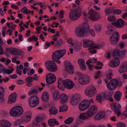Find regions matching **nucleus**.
Wrapping results in <instances>:
<instances>
[{"label": "nucleus", "instance_id": "obj_25", "mask_svg": "<svg viewBox=\"0 0 127 127\" xmlns=\"http://www.w3.org/2000/svg\"><path fill=\"white\" fill-rule=\"evenodd\" d=\"M4 89L1 87H0V103H2L4 101L3 99Z\"/></svg>", "mask_w": 127, "mask_h": 127}, {"label": "nucleus", "instance_id": "obj_34", "mask_svg": "<svg viewBox=\"0 0 127 127\" xmlns=\"http://www.w3.org/2000/svg\"><path fill=\"white\" fill-rule=\"evenodd\" d=\"M60 97V95L58 92L57 91H55L53 95V99L55 100H58L59 99Z\"/></svg>", "mask_w": 127, "mask_h": 127}, {"label": "nucleus", "instance_id": "obj_60", "mask_svg": "<svg viewBox=\"0 0 127 127\" xmlns=\"http://www.w3.org/2000/svg\"><path fill=\"white\" fill-rule=\"evenodd\" d=\"M28 9L26 7H24L21 10V11L23 13H24L26 14H27Z\"/></svg>", "mask_w": 127, "mask_h": 127}, {"label": "nucleus", "instance_id": "obj_16", "mask_svg": "<svg viewBox=\"0 0 127 127\" xmlns=\"http://www.w3.org/2000/svg\"><path fill=\"white\" fill-rule=\"evenodd\" d=\"M84 48L91 47L93 46L94 43L93 41L88 39L82 40Z\"/></svg>", "mask_w": 127, "mask_h": 127}, {"label": "nucleus", "instance_id": "obj_22", "mask_svg": "<svg viewBox=\"0 0 127 127\" xmlns=\"http://www.w3.org/2000/svg\"><path fill=\"white\" fill-rule=\"evenodd\" d=\"M17 96V94L16 93L12 94L9 97L8 102L10 103L14 102L16 100Z\"/></svg>", "mask_w": 127, "mask_h": 127}, {"label": "nucleus", "instance_id": "obj_7", "mask_svg": "<svg viewBox=\"0 0 127 127\" xmlns=\"http://www.w3.org/2000/svg\"><path fill=\"white\" fill-rule=\"evenodd\" d=\"M88 17L93 21H96L100 18L99 14L94 11L93 9H91L88 13Z\"/></svg>", "mask_w": 127, "mask_h": 127}, {"label": "nucleus", "instance_id": "obj_39", "mask_svg": "<svg viewBox=\"0 0 127 127\" xmlns=\"http://www.w3.org/2000/svg\"><path fill=\"white\" fill-rule=\"evenodd\" d=\"M30 120L31 119L25 115L24 116H23L21 119V121L22 122H27L30 121Z\"/></svg>", "mask_w": 127, "mask_h": 127}, {"label": "nucleus", "instance_id": "obj_28", "mask_svg": "<svg viewBox=\"0 0 127 127\" xmlns=\"http://www.w3.org/2000/svg\"><path fill=\"white\" fill-rule=\"evenodd\" d=\"M121 106L118 103H116L113 106V108L112 107V108L113 110V111L116 113L118 111H119L121 109Z\"/></svg>", "mask_w": 127, "mask_h": 127}, {"label": "nucleus", "instance_id": "obj_63", "mask_svg": "<svg viewBox=\"0 0 127 127\" xmlns=\"http://www.w3.org/2000/svg\"><path fill=\"white\" fill-rule=\"evenodd\" d=\"M126 53V51L125 50H123L121 51V52H120V53H119V55H120V56L123 57L124 56V55Z\"/></svg>", "mask_w": 127, "mask_h": 127}, {"label": "nucleus", "instance_id": "obj_27", "mask_svg": "<svg viewBox=\"0 0 127 127\" xmlns=\"http://www.w3.org/2000/svg\"><path fill=\"white\" fill-rule=\"evenodd\" d=\"M79 118L82 120H87L90 119L86 112L81 113L79 116Z\"/></svg>", "mask_w": 127, "mask_h": 127}, {"label": "nucleus", "instance_id": "obj_30", "mask_svg": "<svg viewBox=\"0 0 127 127\" xmlns=\"http://www.w3.org/2000/svg\"><path fill=\"white\" fill-rule=\"evenodd\" d=\"M49 97V94L47 92H45L43 93L41 97L43 101H47Z\"/></svg>", "mask_w": 127, "mask_h": 127}, {"label": "nucleus", "instance_id": "obj_4", "mask_svg": "<svg viewBox=\"0 0 127 127\" xmlns=\"http://www.w3.org/2000/svg\"><path fill=\"white\" fill-rule=\"evenodd\" d=\"M85 94L87 96L91 97L94 96L96 93V88L93 85L87 87L85 91Z\"/></svg>", "mask_w": 127, "mask_h": 127}, {"label": "nucleus", "instance_id": "obj_42", "mask_svg": "<svg viewBox=\"0 0 127 127\" xmlns=\"http://www.w3.org/2000/svg\"><path fill=\"white\" fill-rule=\"evenodd\" d=\"M80 101L75 99H73L72 98L71 99L70 102L72 105H77Z\"/></svg>", "mask_w": 127, "mask_h": 127}, {"label": "nucleus", "instance_id": "obj_31", "mask_svg": "<svg viewBox=\"0 0 127 127\" xmlns=\"http://www.w3.org/2000/svg\"><path fill=\"white\" fill-rule=\"evenodd\" d=\"M122 94L119 91H117L116 92L114 96V98L117 101H119L120 99L121 96L122 95Z\"/></svg>", "mask_w": 127, "mask_h": 127}, {"label": "nucleus", "instance_id": "obj_6", "mask_svg": "<svg viewBox=\"0 0 127 127\" xmlns=\"http://www.w3.org/2000/svg\"><path fill=\"white\" fill-rule=\"evenodd\" d=\"M48 69L51 72L56 71L57 70L56 64L53 61H48L46 64Z\"/></svg>", "mask_w": 127, "mask_h": 127}, {"label": "nucleus", "instance_id": "obj_33", "mask_svg": "<svg viewBox=\"0 0 127 127\" xmlns=\"http://www.w3.org/2000/svg\"><path fill=\"white\" fill-rule=\"evenodd\" d=\"M49 111L51 114L55 115L58 113V110L55 107L51 108L49 110Z\"/></svg>", "mask_w": 127, "mask_h": 127}, {"label": "nucleus", "instance_id": "obj_55", "mask_svg": "<svg viewBox=\"0 0 127 127\" xmlns=\"http://www.w3.org/2000/svg\"><path fill=\"white\" fill-rule=\"evenodd\" d=\"M78 62L80 66L82 64H85V62L84 60L82 59H79L78 60Z\"/></svg>", "mask_w": 127, "mask_h": 127}, {"label": "nucleus", "instance_id": "obj_53", "mask_svg": "<svg viewBox=\"0 0 127 127\" xmlns=\"http://www.w3.org/2000/svg\"><path fill=\"white\" fill-rule=\"evenodd\" d=\"M26 80L27 82H32L33 81V79L32 77L29 76L26 78Z\"/></svg>", "mask_w": 127, "mask_h": 127}, {"label": "nucleus", "instance_id": "obj_19", "mask_svg": "<svg viewBox=\"0 0 127 127\" xmlns=\"http://www.w3.org/2000/svg\"><path fill=\"white\" fill-rule=\"evenodd\" d=\"M124 21L121 19L118 20L116 22L113 23V25L117 28H121L124 26Z\"/></svg>", "mask_w": 127, "mask_h": 127}, {"label": "nucleus", "instance_id": "obj_23", "mask_svg": "<svg viewBox=\"0 0 127 127\" xmlns=\"http://www.w3.org/2000/svg\"><path fill=\"white\" fill-rule=\"evenodd\" d=\"M61 58L58 50L54 52L52 55V58L55 62L58 61Z\"/></svg>", "mask_w": 127, "mask_h": 127}, {"label": "nucleus", "instance_id": "obj_1", "mask_svg": "<svg viewBox=\"0 0 127 127\" xmlns=\"http://www.w3.org/2000/svg\"><path fill=\"white\" fill-rule=\"evenodd\" d=\"M89 28L88 24L85 23L77 27L75 29V33L78 37H85L88 34Z\"/></svg>", "mask_w": 127, "mask_h": 127}, {"label": "nucleus", "instance_id": "obj_57", "mask_svg": "<svg viewBox=\"0 0 127 127\" xmlns=\"http://www.w3.org/2000/svg\"><path fill=\"white\" fill-rule=\"evenodd\" d=\"M22 122L21 120H17L14 124V125L15 126H17L19 125Z\"/></svg>", "mask_w": 127, "mask_h": 127}, {"label": "nucleus", "instance_id": "obj_17", "mask_svg": "<svg viewBox=\"0 0 127 127\" xmlns=\"http://www.w3.org/2000/svg\"><path fill=\"white\" fill-rule=\"evenodd\" d=\"M42 121V118L40 117H37L35 120L32 123V126L33 127H38L41 125V122Z\"/></svg>", "mask_w": 127, "mask_h": 127}, {"label": "nucleus", "instance_id": "obj_40", "mask_svg": "<svg viewBox=\"0 0 127 127\" xmlns=\"http://www.w3.org/2000/svg\"><path fill=\"white\" fill-rule=\"evenodd\" d=\"M13 70L14 69L12 68H11L10 69H5L4 70V72H3V73L4 74L6 73L7 74H10L13 72Z\"/></svg>", "mask_w": 127, "mask_h": 127}, {"label": "nucleus", "instance_id": "obj_10", "mask_svg": "<svg viewBox=\"0 0 127 127\" xmlns=\"http://www.w3.org/2000/svg\"><path fill=\"white\" fill-rule=\"evenodd\" d=\"M97 107L95 105L91 106L86 112L90 118L93 116L96 113Z\"/></svg>", "mask_w": 127, "mask_h": 127}, {"label": "nucleus", "instance_id": "obj_54", "mask_svg": "<svg viewBox=\"0 0 127 127\" xmlns=\"http://www.w3.org/2000/svg\"><path fill=\"white\" fill-rule=\"evenodd\" d=\"M25 115L31 120L32 117V113L31 112L29 111L26 112Z\"/></svg>", "mask_w": 127, "mask_h": 127}, {"label": "nucleus", "instance_id": "obj_37", "mask_svg": "<svg viewBox=\"0 0 127 127\" xmlns=\"http://www.w3.org/2000/svg\"><path fill=\"white\" fill-rule=\"evenodd\" d=\"M74 118L72 117H70L64 121V123L66 124H70L72 122Z\"/></svg>", "mask_w": 127, "mask_h": 127}, {"label": "nucleus", "instance_id": "obj_49", "mask_svg": "<svg viewBox=\"0 0 127 127\" xmlns=\"http://www.w3.org/2000/svg\"><path fill=\"white\" fill-rule=\"evenodd\" d=\"M113 23H112L111 24L109 25L108 26V31H110V32H112L113 31L112 28L113 27Z\"/></svg>", "mask_w": 127, "mask_h": 127}, {"label": "nucleus", "instance_id": "obj_12", "mask_svg": "<svg viewBox=\"0 0 127 127\" xmlns=\"http://www.w3.org/2000/svg\"><path fill=\"white\" fill-rule=\"evenodd\" d=\"M64 84L65 87L68 89H72L74 86L73 82L69 79L64 80Z\"/></svg>", "mask_w": 127, "mask_h": 127}, {"label": "nucleus", "instance_id": "obj_64", "mask_svg": "<svg viewBox=\"0 0 127 127\" xmlns=\"http://www.w3.org/2000/svg\"><path fill=\"white\" fill-rule=\"evenodd\" d=\"M48 31L53 33H55V30L54 29H52L50 28H49L48 29Z\"/></svg>", "mask_w": 127, "mask_h": 127}, {"label": "nucleus", "instance_id": "obj_5", "mask_svg": "<svg viewBox=\"0 0 127 127\" xmlns=\"http://www.w3.org/2000/svg\"><path fill=\"white\" fill-rule=\"evenodd\" d=\"M28 101L30 105L32 107L37 106L39 103V98L36 96L31 97Z\"/></svg>", "mask_w": 127, "mask_h": 127}, {"label": "nucleus", "instance_id": "obj_43", "mask_svg": "<svg viewBox=\"0 0 127 127\" xmlns=\"http://www.w3.org/2000/svg\"><path fill=\"white\" fill-rule=\"evenodd\" d=\"M58 51L61 58L65 54L66 52V50L65 49H63L62 50H58Z\"/></svg>", "mask_w": 127, "mask_h": 127}, {"label": "nucleus", "instance_id": "obj_24", "mask_svg": "<svg viewBox=\"0 0 127 127\" xmlns=\"http://www.w3.org/2000/svg\"><path fill=\"white\" fill-rule=\"evenodd\" d=\"M59 99L61 103H64L67 101L68 97L66 95L64 94H62L60 95Z\"/></svg>", "mask_w": 127, "mask_h": 127}, {"label": "nucleus", "instance_id": "obj_2", "mask_svg": "<svg viewBox=\"0 0 127 127\" xmlns=\"http://www.w3.org/2000/svg\"><path fill=\"white\" fill-rule=\"evenodd\" d=\"M82 14L81 8L79 7L77 8L72 9L71 10L69 15V18L71 20L75 21L78 19Z\"/></svg>", "mask_w": 127, "mask_h": 127}, {"label": "nucleus", "instance_id": "obj_3", "mask_svg": "<svg viewBox=\"0 0 127 127\" xmlns=\"http://www.w3.org/2000/svg\"><path fill=\"white\" fill-rule=\"evenodd\" d=\"M23 109L20 106H17L12 107L10 110L9 114L13 117H19L23 113Z\"/></svg>", "mask_w": 127, "mask_h": 127}, {"label": "nucleus", "instance_id": "obj_13", "mask_svg": "<svg viewBox=\"0 0 127 127\" xmlns=\"http://www.w3.org/2000/svg\"><path fill=\"white\" fill-rule=\"evenodd\" d=\"M90 80L89 76L86 75H84L79 77V81L80 84L84 85L88 83Z\"/></svg>", "mask_w": 127, "mask_h": 127}, {"label": "nucleus", "instance_id": "obj_36", "mask_svg": "<svg viewBox=\"0 0 127 127\" xmlns=\"http://www.w3.org/2000/svg\"><path fill=\"white\" fill-rule=\"evenodd\" d=\"M113 94V93L112 92H108L107 93L104 94L103 97L104 98L108 100V98L111 97Z\"/></svg>", "mask_w": 127, "mask_h": 127}, {"label": "nucleus", "instance_id": "obj_50", "mask_svg": "<svg viewBox=\"0 0 127 127\" xmlns=\"http://www.w3.org/2000/svg\"><path fill=\"white\" fill-rule=\"evenodd\" d=\"M94 27L95 30L97 32H99L101 30V27L100 25H95Z\"/></svg>", "mask_w": 127, "mask_h": 127}, {"label": "nucleus", "instance_id": "obj_56", "mask_svg": "<svg viewBox=\"0 0 127 127\" xmlns=\"http://www.w3.org/2000/svg\"><path fill=\"white\" fill-rule=\"evenodd\" d=\"M112 73H108L106 75V77L107 79L110 80L112 78Z\"/></svg>", "mask_w": 127, "mask_h": 127}, {"label": "nucleus", "instance_id": "obj_45", "mask_svg": "<svg viewBox=\"0 0 127 127\" xmlns=\"http://www.w3.org/2000/svg\"><path fill=\"white\" fill-rule=\"evenodd\" d=\"M9 52L12 55H16V49L12 48H10Z\"/></svg>", "mask_w": 127, "mask_h": 127}, {"label": "nucleus", "instance_id": "obj_62", "mask_svg": "<svg viewBox=\"0 0 127 127\" xmlns=\"http://www.w3.org/2000/svg\"><path fill=\"white\" fill-rule=\"evenodd\" d=\"M114 13L117 14H120L121 13L122 11L121 10L119 9L115 10L114 11Z\"/></svg>", "mask_w": 127, "mask_h": 127}, {"label": "nucleus", "instance_id": "obj_20", "mask_svg": "<svg viewBox=\"0 0 127 127\" xmlns=\"http://www.w3.org/2000/svg\"><path fill=\"white\" fill-rule=\"evenodd\" d=\"M11 124L8 121L3 120L0 121V127H10Z\"/></svg>", "mask_w": 127, "mask_h": 127}, {"label": "nucleus", "instance_id": "obj_41", "mask_svg": "<svg viewBox=\"0 0 127 127\" xmlns=\"http://www.w3.org/2000/svg\"><path fill=\"white\" fill-rule=\"evenodd\" d=\"M55 120V119L54 118L50 119L48 121V123L50 126L53 127L54 126V121Z\"/></svg>", "mask_w": 127, "mask_h": 127}, {"label": "nucleus", "instance_id": "obj_11", "mask_svg": "<svg viewBox=\"0 0 127 127\" xmlns=\"http://www.w3.org/2000/svg\"><path fill=\"white\" fill-rule=\"evenodd\" d=\"M46 80L48 84H52L56 81V77L54 74L50 73L46 75Z\"/></svg>", "mask_w": 127, "mask_h": 127}, {"label": "nucleus", "instance_id": "obj_9", "mask_svg": "<svg viewBox=\"0 0 127 127\" xmlns=\"http://www.w3.org/2000/svg\"><path fill=\"white\" fill-rule=\"evenodd\" d=\"M118 84V81L117 80L113 79L111 80L107 84L106 86L109 89L112 90H114L117 87Z\"/></svg>", "mask_w": 127, "mask_h": 127}, {"label": "nucleus", "instance_id": "obj_48", "mask_svg": "<svg viewBox=\"0 0 127 127\" xmlns=\"http://www.w3.org/2000/svg\"><path fill=\"white\" fill-rule=\"evenodd\" d=\"M96 99L100 103L102 102L103 101V99H102V97L100 95H97L96 97Z\"/></svg>", "mask_w": 127, "mask_h": 127}, {"label": "nucleus", "instance_id": "obj_47", "mask_svg": "<svg viewBox=\"0 0 127 127\" xmlns=\"http://www.w3.org/2000/svg\"><path fill=\"white\" fill-rule=\"evenodd\" d=\"M38 39L36 37L34 36H33L32 37H30L28 39V41L30 42H31V41L33 40L35 41H36Z\"/></svg>", "mask_w": 127, "mask_h": 127}, {"label": "nucleus", "instance_id": "obj_46", "mask_svg": "<svg viewBox=\"0 0 127 127\" xmlns=\"http://www.w3.org/2000/svg\"><path fill=\"white\" fill-rule=\"evenodd\" d=\"M80 96L79 94H75L73 96L72 98L80 101Z\"/></svg>", "mask_w": 127, "mask_h": 127}, {"label": "nucleus", "instance_id": "obj_52", "mask_svg": "<svg viewBox=\"0 0 127 127\" xmlns=\"http://www.w3.org/2000/svg\"><path fill=\"white\" fill-rule=\"evenodd\" d=\"M58 88L61 90L63 91L65 89V86L64 85V84L58 85Z\"/></svg>", "mask_w": 127, "mask_h": 127}, {"label": "nucleus", "instance_id": "obj_51", "mask_svg": "<svg viewBox=\"0 0 127 127\" xmlns=\"http://www.w3.org/2000/svg\"><path fill=\"white\" fill-rule=\"evenodd\" d=\"M23 53V52L19 49H16V55H21Z\"/></svg>", "mask_w": 127, "mask_h": 127}, {"label": "nucleus", "instance_id": "obj_58", "mask_svg": "<svg viewBox=\"0 0 127 127\" xmlns=\"http://www.w3.org/2000/svg\"><path fill=\"white\" fill-rule=\"evenodd\" d=\"M117 127H125V124L124 123L120 122L118 124Z\"/></svg>", "mask_w": 127, "mask_h": 127}, {"label": "nucleus", "instance_id": "obj_61", "mask_svg": "<svg viewBox=\"0 0 127 127\" xmlns=\"http://www.w3.org/2000/svg\"><path fill=\"white\" fill-rule=\"evenodd\" d=\"M108 20L111 22L114 21L115 20V17L113 16L110 17L108 18Z\"/></svg>", "mask_w": 127, "mask_h": 127}, {"label": "nucleus", "instance_id": "obj_21", "mask_svg": "<svg viewBox=\"0 0 127 127\" xmlns=\"http://www.w3.org/2000/svg\"><path fill=\"white\" fill-rule=\"evenodd\" d=\"M66 70L69 73L72 74L74 72L73 67L72 64L69 62L66 64Z\"/></svg>", "mask_w": 127, "mask_h": 127}, {"label": "nucleus", "instance_id": "obj_14", "mask_svg": "<svg viewBox=\"0 0 127 127\" xmlns=\"http://www.w3.org/2000/svg\"><path fill=\"white\" fill-rule=\"evenodd\" d=\"M119 35L118 32L114 33L110 38L111 43L114 44H116L119 40Z\"/></svg>", "mask_w": 127, "mask_h": 127}, {"label": "nucleus", "instance_id": "obj_8", "mask_svg": "<svg viewBox=\"0 0 127 127\" xmlns=\"http://www.w3.org/2000/svg\"><path fill=\"white\" fill-rule=\"evenodd\" d=\"M90 101L87 99H85L80 103L79 107L81 111H84L89 108L90 105Z\"/></svg>", "mask_w": 127, "mask_h": 127}, {"label": "nucleus", "instance_id": "obj_59", "mask_svg": "<svg viewBox=\"0 0 127 127\" xmlns=\"http://www.w3.org/2000/svg\"><path fill=\"white\" fill-rule=\"evenodd\" d=\"M64 80H62L61 78H58V85L64 84Z\"/></svg>", "mask_w": 127, "mask_h": 127}, {"label": "nucleus", "instance_id": "obj_44", "mask_svg": "<svg viewBox=\"0 0 127 127\" xmlns=\"http://www.w3.org/2000/svg\"><path fill=\"white\" fill-rule=\"evenodd\" d=\"M63 43V40L62 39H60L55 44V46L59 47L61 46Z\"/></svg>", "mask_w": 127, "mask_h": 127}, {"label": "nucleus", "instance_id": "obj_18", "mask_svg": "<svg viewBox=\"0 0 127 127\" xmlns=\"http://www.w3.org/2000/svg\"><path fill=\"white\" fill-rule=\"evenodd\" d=\"M122 66H120L119 69V71L120 73H123L127 71V62H123L122 64Z\"/></svg>", "mask_w": 127, "mask_h": 127}, {"label": "nucleus", "instance_id": "obj_38", "mask_svg": "<svg viewBox=\"0 0 127 127\" xmlns=\"http://www.w3.org/2000/svg\"><path fill=\"white\" fill-rule=\"evenodd\" d=\"M105 11L107 15L112 14L113 12L112 8L111 7L106 8Z\"/></svg>", "mask_w": 127, "mask_h": 127}, {"label": "nucleus", "instance_id": "obj_35", "mask_svg": "<svg viewBox=\"0 0 127 127\" xmlns=\"http://www.w3.org/2000/svg\"><path fill=\"white\" fill-rule=\"evenodd\" d=\"M67 107L66 105L64 104L60 106L59 112H65L67 110Z\"/></svg>", "mask_w": 127, "mask_h": 127}, {"label": "nucleus", "instance_id": "obj_15", "mask_svg": "<svg viewBox=\"0 0 127 127\" xmlns=\"http://www.w3.org/2000/svg\"><path fill=\"white\" fill-rule=\"evenodd\" d=\"M120 62L119 59H114V60L111 61L109 63V66L113 67H115L118 66L120 64Z\"/></svg>", "mask_w": 127, "mask_h": 127}, {"label": "nucleus", "instance_id": "obj_32", "mask_svg": "<svg viewBox=\"0 0 127 127\" xmlns=\"http://www.w3.org/2000/svg\"><path fill=\"white\" fill-rule=\"evenodd\" d=\"M119 51L117 49H114L113 52V57L114 59H118V57L120 56Z\"/></svg>", "mask_w": 127, "mask_h": 127}, {"label": "nucleus", "instance_id": "obj_29", "mask_svg": "<svg viewBox=\"0 0 127 127\" xmlns=\"http://www.w3.org/2000/svg\"><path fill=\"white\" fill-rule=\"evenodd\" d=\"M38 87H34L32 88L31 91L29 92L28 93L29 95H31L33 94H37L38 93Z\"/></svg>", "mask_w": 127, "mask_h": 127}, {"label": "nucleus", "instance_id": "obj_26", "mask_svg": "<svg viewBox=\"0 0 127 127\" xmlns=\"http://www.w3.org/2000/svg\"><path fill=\"white\" fill-rule=\"evenodd\" d=\"M105 116L104 111H102L97 114L95 117V119L98 120L101 119Z\"/></svg>", "mask_w": 127, "mask_h": 127}]
</instances>
